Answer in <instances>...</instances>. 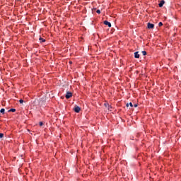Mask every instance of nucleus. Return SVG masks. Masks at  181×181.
Wrapping results in <instances>:
<instances>
[{
	"mask_svg": "<svg viewBox=\"0 0 181 181\" xmlns=\"http://www.w3.org/2000/svg\"><path fill=\"white\" fill-rule=\"evenodd\" d=\"M163 5H165V1L162 0V1L159 3L158 6H159L160 8H162V6H163Z\"/></svg>",
	"mask_w": 181,
	"mask_h": 181,
	"instance_id": "obj_6",
	"label": "nucleus"
},
{
	"mask_svg": "<svg viewBox=\"0 0 181 181\" xmlns=\"http://www.w3.org/2000/svg\"><path fill=\"white\" fill-rule=\"evenodd\" d=\"M65 97L67 99L71 98V97H73V93L71 92H67Z\"/></svg>",
	"mask_w": 181,
	"mask_h": 181,
	"instance_id": "obj_3",
	"label": "nucleus"
},
{
	"mask_svg": "<svg viewBox=\"0 0 181 181\" xmlns=\"http://www.w3.org/2000/svg\"><path fill=\"white\" fill-rule=\"evenodd\" d=\"M19 103H20V104H23V100L21 99V100H19Z\"/></svg>",
	"mask_w": 181,
	"mask_h": 181,
	"instance_id": "obj_14",
	"label": "nucleus"
},
{
	"mask_svg": "<svg viewBox=\"0 0 181 181\" xmlns=\"http://www.w3.org/2000/svg\"><path fill=\"white\" fill-rule=\"evenodd\" d=\"M39 40H40V43L46 42V40L43 39L42 37H40L39 38Z\"/></svg>",
	"mask_w": 181,
	"mask_h": 181,
	"instance_id": "obj_7",
	"label": "nucleus"
},
{
	"mask_svg": "<svg viewBox=\"0 0 181 181\" xmlns=\"http://www.w3.org/2000/svg\"><path fill=\"white\" fill-rule=\"evenodd\" d=\"M127 105V107H129V105L128 103H127V105Z\"/></svg>",
	"mask_w": 181,
	"mask_h": 181,
	"instance_id": "obj_19",
	"label": "nucleus"
},
{
	"mask_svg": "<svg viewBox=\"0 0 181 181\" xmlns=\"http://www.w3.org/2000/svg\"><path fill=\"white\" fill-rule=\"evenodd\" d=\"M81 110V108H80V107L75 105L74 108V111H75V112H80V111Z\"/></svg>",
	"mask_w": 181,
	"mask_h": 181,
	"instance_id": "obj_1",
	"label": "nucleus"
},
{
	"mask_svg": "<svg viewBox=\"0 0 181 181\" xmlns=\"http://www.w3.org/2000/svg\"><path fill=\"white\" fill-rule=\"evenodd\" d=\"M40 127H43V123L42 122H40Z\"/></svg>",
	"mask_w": 181,
	"mask_h": 181,
	"instance_id": "obj_16",
	"label": "nucleus"
},
{
	"mask_svg": "<svg viewBox=\"0 0 181 181\" xmlns=\"http://www.w3.org/2000/svg\"><path fill=\"white\" fill-rule=\"evenodd\" d=\"M105 105L106 107H107L108 110H110V105L105 103Z\"/></svg>",
	"mask_w": 181,
	"mask_h": 181,
	"instance_id": "obj_11",
	"label": "nucleus"
},
{
	"mask_svg": "<svg viewBox=\"0 0 181 181\" xmlns=\"http://www.w3.org/2000/svg\"><path fill=\"white\" fill-rule=\"evenodd\" d=\"M96 13H101V11H100V10H97V11H96Z\"/></svg>",
	"mask_w": 181,
	"mask_h": 181,
	"instance_id": "obj_15",
	"label": "nucleus"
},
{
	"mask_svg": "<svg viewBox=\"0 0 181 181\" xmlns=\"http://www.w3.org/2000/svg\"><path fill=\"white\" fill-rule=\"evenodd\" d=\"M103 23L104 25H107L109 28H111V23L108 22L107 21H105Z\"/></svg>",
	"mask_w": 181,
	"mask_h": 181,
	"instance_id": "obj_4",
	"label": "nucleus"
},
{
	"mask_svg": "<svg viewBox=\"0 0 181 181\" xmlns=\"http://www.w3.org/2000/svg\"><path fill=\"white\" fill-rule=\"evenodd\" d=\"M158 26H163V23L162 22H160V23H158Z\"/></svg>",
	"mask_w": 181,
	"mask_h": 181,
	"instance_id": "obj_12",
	"label": "nucleus"
},
{
	"mask_svg": "<svg viewBox=\"0 0 181 181\" xmlns=\"http://www.w3.org/2000/svg\"><path fill=\"white\" fill-rule=\"evenodd\" d=\"M0 112L1 114H5V109H4V108L1 109Z\"/></svg>",
	"mask_w": 181,
	"mask_h": 181,
	"instance_id": "obj_9",
	"label": "nucleus"
},
{
	"mask_svg": "<svg viewBox=\"0 0 181 181\" xmlns=\"http://www.w3.org/2000/svg\"><path fill=\"white\" fill-rule=\"evenodd\" d=\"M16 111V109L12 108V109H10V110H8V112H15Z\"/></svg>",
	"mask_w": 181,
	"mask_h": 181,
	"instance_id": "obj_8",
	"label": "nucleus"
},
{
	"mask_svg": "<svg viewBox=\"0 0 181 181\" xmlns=\"http://www.w3.org/2000/svg\"><path fill=\"white\" fill-rule=\"evenodd\" d=\"M147 28H148V29H153L155 28V25H153L151 23H148Z\"/></svg>",
	"mask_w": 181,
	"mask_h": 181,
	"instance_id": "obj_2",
	"label": "nucleus"
},
{
	"mask_svg": "<svg viewBox=\"0 0 181 181\" xmlns=\"http://www.w3.org/2000/svg\"><path fill=\"white\" fill-rule=\"evenodd\" d=\"M141 53L143 56H146V51H142Z\"/></svg>",
	"mask_w": 181,
	"mask_h": 181,
	"instance_id": "obj_10",
	"label": "nucleus"
},
{
	"mask_svg": "<svg viewBox=\"0 0 181 181\" xmlns=\"http://www.w3.org/2000/svg\"><path fill=\"white\" fill-rule=\"evenodd\" d=\"M130 107H134V105H132V103H129Z\"/></svg>",
	"mask_w": 181,
	"mask_h": 181,
	"instance_id": "obj_17",
	"label": "nucleus"
},
{
	"mask_svg": "<svg viewBox=\"0 0 181 181\" xmlns=\"http://www.w3.org/2000/svg\"><path fill=\"white\" fill-rule=\"evenodd\" d=\"M1 138H4V134L3 133H0V139Z\"/></svg>",
	"mask_w": 181,
	"mask_h": 181,
	"instance_id": "obj_13",
	"label": "nucleus"
},
{
	"mask_svg": "<svg viewBox=\"0 0 181 181\" xmlns=\"http://www.w3.org/2000/svg\"><path fill=\"white\" fill-rule=\"evenodd\" d=\"M139 52H134V57L135 59H139Z\"/></svg>",
	"mask_w": 181,
	"mask_h": 181,
	"instance_id": "obj_5",
	"label": "nucleus"
},
{
	"mask_svg": "<svg viewBox=\"0 0 181 181\" xmlns=\"http://www.w3.org/2000/svg\"><path fill=\"white\" fill-rule=\"evenodd\" d=\"M134 107L135 108H136V107H138V105L134 104Z\"/></svg>",
	"mask_w": 181,
	"mask_h": 181,
	"instance_id": "obj_18",
	"label": "nucleus"
}]
</instances>
